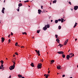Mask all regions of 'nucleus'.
<instances>
[{"instance_id": "obj_58", "label": "nucleus", "mask_w": 78, "mask_h": 78, "mask_svg": "<svg viewBox=\"0 0 78 78\" xmlns=\"http://www.w3.org/2000/svg\"><path fill=\"white\" fill-rule=\"evenodd\" d=\"M5 0L4 1V3H5Z\"/></svg>"}, {"instance_id": "obj_19", "label": "nucleus", "mask_w": 78, "mask_h": 78, "mask_svg": "<svg viewBox=\"0 0 78 78\" xmlns=\"http://www.w3.org/2000/svg\"><path fill=\"white\" fill-rule=\"evenodd\" d=\"M44 76H45L46 78H48V76H49L48 75H47L46 74H45L44 75Z\"/></svg>"}, {"instance_id": "obj_32", "label": "nucleus", "mask_w": 78, "mask_h": 78, "mask_svg": "<svg viewBox=\"0 0 78 78\" xmlns=\"http://www.w3.org/2000/svg\"><path fill=\"white\" fill-rule=\"evenodd\" d=\"M51 62H52V63H53V62H55V60H51Z\"/></svg>"}, {"instance_id": "obj_64", "label": "nucleus", "mask_w": 78, "mask_h": 78, "mask_svg": "<svg viewBox=\"0 0 78 78\" xmlns=\"http://www.w3.org/2000/svg\"><path fill=\"white\" fill-rule=\"evenodd\" d=\"M69 51H70V50H69V51H68V52H69Z\"/></svg>"}, {"instance_id": "obj_21", "label": "nucleus", "mask_w": 78, "mask_h": 78, "mask_svg": "<svg viewBox=\"0 0 78 78\" xmlns=\"http://www.w3.org/2000/svg\"><path fill=\"white\" fill-rule=\"evenodd\" d=\"M55 23H58V20H55Z\"/></svg>"}, {"instance_id": "obj_15", "label": "nucleus", "mask_w": 78, "mask_h": 78, "mask_svg": "<svg viewBox=\"0 0 78 78\" xmlns=\"http://www.w3.org/2000/svg\"><path fill=\"white\" fill-rule=\"evenodd\" d=\"M18 6H19V7L22 6V4L21 3H19V4L18 5Z\"/></svg>"}, {"instance_id": "obj_12", "label": "nucleus", "mask_w": 78, "mask_h": 78, "mask_svg": "<svg viewBox=\"0 0 78 78\" xmlns=\"http://www.w3.org/2000/svg\"><path fill=\"white\" fill-rule=\"evenodd\" d=\"M58 46H60V48H61L62 47H63V45L61 44L60 43H59V44Z\"/></svg>"}, {"instance_id": "obj_44", "label": "nucleus", "mask_w": 78, "mask_h": 78, "mask_svg": "<svg viewBox=\"0 0 78 78\" xmlns=\"http://www.w3.org/2000/svg\"><path fill=\"white\" fill-rule=\"evenodd\" d=\"M9 42H10V41H11V40H10V39H9Z\"/></svg>"}, {"instance_id": "obj_18", "label": "nucleus", "mask_w": 78, "mask_h": 78, "mask_svg": "<svg viewBox=\"0 0 78 78\" xmlns=\"http://www.w3.org/2000/svg\"><path fill=\"white\" fill-rule=\"evenodd\" d=\"M18 76L19 78H22V76L21 75H20V74H19L18 75Z\"/></svg>"}, {"instance_id": "obj_56", "label": "nucleus", "mask_w": 78, "mask_h": 78, "mask_svg": "<svg viewBox=\"0 0 78 78\" xmlns=\"http://www.w3.org/2000/svg\"><path fill=\"white\" fill-rule=\"evenodd\" d=\"M71 9L72 11H73V9Z\"/></svg>"}, {"instance_id": "obj_45", "label": "nucleus", "mask_w": 78, "mask_h": 78, "mask_svg": "<svg viewBox=\"0 0 78 78\" xmlns=\"http://www.w3.org/2000/svg\"><path fill=\"white\" fill-rule=\"evenodd\" d=\"M65 77V75H62V77Z\"/></svg>"}, {"instance_id": "obj_8", "label": "nucleus", "mask_w": 78, "mask_h": 78, "mask_svg": "<svg viewBox=\"0 0 78 78\" xmlns=\"http://www.w3.org/2000/svg\"><path fill=\"white\" fill-rule=\"evenodd\" d=\"M78 6H76L74 7V10H77L78 9Z\"/></svg>"}, {"instance_id": "obj_20", "label": "nucleus", "mask_w": 78, "mask_h": 78, "mask_svg": "<svg viewBox=\"0 0 78 78\" xmlns=\"http://www.w3.org/2000/svg\"><path fill=\"white\" fill-rule=\"evenodd\" d=\"M61 23H63V22H64V19L61 18Z\"/></svg>"}, {"instance_id": "obj_42", "label": "nucleus", "mask_w": 78, "mask_h": 78, "mask_svg": "<svg viewBox=\"0 0 78 78\" xmlns=\"http://www.w3.org/2000/svg\"><path fill=\"white\" fill-rule=\"evenodd\" d=\"M5 8H3L2 10H5Z\"/></svg>"}, {"instance_id": "obj_9", "label": "nucleus", "mask_w": 78, "mask_h": 78, "mask_svg": "<svg viewBox=\"0 0 78 78\" xmlns=\"http://www.w3.org/2000/svg\"><path fill=\"white\" fill-rule=\"evenodd\" d=\"M70 56L69 55H67L66 56V58L68 60H69V58H70Z\"/></svg>"}, {"instance_id": "obj_55", "label": "nucleus", "mask_w": 78, "mask_h": 78, "mask_svg": "<svg viewBox=\"0 0 78 78\" xmlns=\"http://www.w3.org/2000/svg\"><path fill=\"white\" fill-rule=\"evenodd\" d=\"M13 57H15V55H13Z\"/></svg>"}, {"instance_id": "obj_22", "label": "nucleus", "mask_w": 78, "mask_h": 78, "mask_svg": "<svg viewBox=\"0 0 78 78\" xmlns=\"http://www.w3.org/2000/svg\"><path fill=\"white\" fill-rule=\"evenodd\" d=\"M65 56H65V55H64V54H62V58H65Z\"/></svg>"}, {"instance_id": "obj_29", "label": "nucleus", "mask_w": 78, "mask_h": 78, "mask_svg": "<svg viewBox=\"0 0 78 78\" xmlns=\"http://www.w3.org/2000/svg\"><path fill=\"white\" fill-rule=\"evenodd\" d=\"M24 3H27V2H29V0L25 1H24Z\"/></svg>"}, {"instance_id": "obj_5", "label": "nucleus", "mask_w": 78, "mask_h": 78, "mask_svg": "<svg viewBox=\"0 0 78 78\" xmlns=\"http://www.w3.org/2000/svg\"><path fill=\"white\" fill-rule=\"evenodd\" d=\"M35 51H36L37 53V55H38V56H40V52L39 50H38V51H37V50H36Z\"/></svg>"}, {"instance_id": "obj_28", "label": "nucleus", "mask_w": 78, "mask_h": 78, "mask_svg": "<svg viewBox=\"0 0 78 78\" xmlns=\"http://www.w3.org/2000/svg\"><path fill=\"white\" fill-rule=\"evenodd\" d=\"M55 36L56 38H58V35L55 34Z\"/></svg>"}, {"instance_id": "obj_2", "label": "nucleus", "mask_w": 78, "mask_h": 78, "mask_svg": "<svg viewBox=\"0 0 78 78\" xmlns=\"http://www.w3.org/2000/svg\"><path fill=\"white\" fill-rule=\"evenodd\" d=\"M15 68V65L9 67V69L10 70H12Z\"/></svg>"}, {"instance_id": "obj_40", "label": "nucleus", "mask_w": 78, "mask_h": 78, "mask_svg": "<svg viewBox=\"0 0 78 78\" xmlns=\"http://www.w3.org/2000/svg\"><path fill=\"white\" fill-rule=\"evenodd\" d=\"M69 4H70L71 5H72V4H71V2H69Z\"/></svg>"}, {"instance_id": "obj_38", "label": "nucleus", "mask_w": 78, "mask_h": 78, "mask_svg": "<svg viewBox=\"0 0 78 78\" xmlns=\"http://www.w3.org/2000/svg\"><path fill=\"white\" fill-rule=\"evenodd\" d=\"M15 54L16 55H18V53H17V52H16L15 53Z\"/></svg>"}, {"instance_id": "obj_13", "label": "nucleus", "mask_w": 78, "mask_h": 78, "mask_svg": "<svg viewBox=\"0 0 78 78\" xmlns=\"http://www.w3.org/2000/svg\"><path fill=\"white\" fill-rule=\"evenodd\" d=\"M69 56H74V54L73 53H71L69 54Z\"/></svg>"}, {"instance_id": "obj_62", "label": "nucleus", "mask_w": 78, "mask_h": 78, "mask_svg": "<svg viewBox=\"0 0 78 78\" xmlns=\"http://www.w3.org/2000/svg\"><path fill=\"white\" fill-rule=\"evenodd\" d=\"M21 48H23V46H21Z\"/></svg>"}, {"instance_id": "obj_16", "label": "nucleus", "mask_w": 78, "mask_h": 78, "mask_svg": "<svg viewBox=\"0 0 78 78\" xmlns=\"http://www.w3.org/2000/svg\"><path fill=\"white\" fill-rule=\"evenodd\" d=\"M59 40L57 38L56 39V41H57V42H58V44H59Z\"/></svg>"}, {"instance_id": "obj_52", "label": "nucleus", "mask_w": 78, "mask_h": 78, "mask_svg": "<svg viewBox=\"0 0 78 78\" xmlns=\"http://www.w3.org/2000/svg\"><path fill=\"white\" fill-rule=\"evenodd\" d=\"M43 6H41V9H42L43 8Z\"/></svg>"}, {"instance_id": "obj_11", "label": "nucleus", "mask_w": 78, "mask_h": 78, "mask_svg": "<svg viewBox=\"0 0 78 78\" xmlns=\"http://www.w3.org/2000/svg\"><path fill=\"white\" fill-rule=\"evenodd\" d=\"M38 13L39 14H41V12H42V11H41V10H40V9H38Z\"/></svg>"}, {"instance_id": "obj_25", "label": "nucleus", "mask_w": 78, "mask_h": 78, "mask_svg": "<svg viewBox=\"0 0 78 78\" xmlns=\"http://www.w3.org/2000/svg\"><path fill=\"white\" fill-rule=\"evenodd\" d=\"M58 28L59 30H61V26H59L58 27Z\"/></svg>"}, {"instance_id": "obj_17", "label": "nucleus", "mask_w": 78, "mask_h": 78, "mask_svg": "<svg viewBox=\"0 0 78 78\" xmlns=\"http://www.w3.org/2000/svg\"><path fill=\"white\" fill-rule=\"evenodd\" d=\"M77 24H78V23H75V24H74L73 28H75V27H76V25H77Z\"/></svg>"}, {"instance_id": "obj_30", "label": "nucleus", "mask_w": 78, "mask_h": 78, "mask_svg": "<svg viewBox=\"0 0 78 78\" xmlns=\"http://www.w3.org/2000/svg\"><path fill=\"white\" fill-rule=\"evenodd\" d=\"M5 11V10H2V13H3L4 14H5V12H4Z\"/></svg>"}, {"instance_id": "obj_35", "label": "nucleus", "mask_w": 78, "mask_h": 78, "mask_svg": "<svg viewBox=\"0 0 78 78\" xmlns=\"http://www.w3.org/2000/svg\"><path fill=\"white\" fill-rule=\"evenodd\" d=\"M18 8V9L17 10V11L19 12V9L20 8V7H19Z\"/></svg>"}, {"instance_id": "obj_41", "label": "nucleus", "mask_w": 78, "mask_h": 78, "mask_svg": "<svg viewBox=\"0 0 78 78\" xmlns=\"http://www.w3.org/2000/svg\"><path fill=\"white\" fill-rule=\"evenodd\" d=\"M72 56H73V55H71L70 56V58H71L72 57Z\"/></svg>"}, {"instance_id": "obj_10", "label": "nucleus", "mask_w": 78, "mask_h": 78, "mask_svg": "<svg viewBox=\"0 0 78 78\" xmlns=\"http://www.w3.org/2000/svg\"><path fill=\"white\" fill-rule=\"evenodd\" d=\"M5 41V38L3 37H2V43H3V42H4Z\"/></svg>"}, {"instance_id": "obj_14", "label": "nucleus", "mask_w": 78, "mask_h": 78, "mask_svg": "<svg viewBox=\"0 0 78 78\" xmlns=\"http://www.w3.org/2000/svg\"><path fill=\"white\" fill-rule=\"evenodd\" d=\"M31 66L32 67H34V63H31V64H30Z\"/></svg>"}, {"instance_id": "obj_46", "label": "nucleus", "mask_w": 78, "mask_h": 78, "mask_svg": "<svg viewBox=\"0 0 78 78\" xmlns=\"http://www.w3.org/2000/svg\"><path fill=\"white\" fill-rule=\"evenodd\" d=\"M10 36H11V35L9 34L8 35V37H10Z\"/></svg>"}, {"instance_id": "obj_33", "label": "nucleus", "mask_w": 78, "mask_h": 78, "mask_svg": "<svg viewBox=\"0 0 78 78\" xmlns=\"http://www.w3.org/2000/svg\"><path fill=\"white\" fill-rule=\"evenodd\" d=\"M67 43H66V42H65L64 43V45H66V44H67Z\"/></svg>"}, {"instance_id": "obj_6", "label": "nucleus", "mask_w": 78, "mask_h": 78, "mask_svg": "<svg viewBox=\"0 0 78 78\" xmlns=\"http://www.w3.org/2000/svg\"><path fill=\"white\" fill-rule=\"evenodd\" d=\"M57 53H58V54H61L62 55L64 54V52L62 51H58L57 52Z\"/></svg>"}, {"instance_id": "obj_57", "label": "nucleus", "mask_w": 78, "mask_h": 78, "mask_svg": "<svg viewBox=\"0 0 78 78\" xmlns=\"http://www.w3.org/2000/svg\"><path fill=\"white\" fill-rule=\"evenodd\" d=\"M22 78H25V77H22Z\"/></svg>"}, {"instance_id": "obj_61", "label": "nucleus", "mask_w": 78, "mask_h": 78, "mask_svg": "<svg viewBox=\"0 0 78 78\" xmlns=\"http://www.w3.org/2000/svg\"><path fill=\"white\" fill-rule=\"evenodd\" d=\"M59 73H57V75H59Z\"/></svg>"}, {"instance_id": "obj_24", "label": "nucleus", "mask_w": 78, "mask_h": 78, "mask_svg": "<svg viewBox=\"0 0 78 78\" xmlns=\"http://www.w3.org/2000/svg\"><path fill=\"white\" fill-rule=\"evenodd\" d=\"M0 62L2 64H3V60H1L0 61Z\"/></svg>"}, {"instance_id": "obj_51", "label": "nucleus", "mask_w": 78, "mask_h": 78, "mask_svg": "<svg viewBox=\"0 0 78 78\" xmlns=\"http://www.w3.org/2000/svg\"><path fill=\"white\" fill-rule=\"evenodd\" d=\"M32 38L33 39H34V37H32Z\"/></svg>"}, {"instance_id": "obj_3", "label": "nucleus", "mask_w": 78, "mask_h": 78, "mask_svg": "<svg viewBox=\"0 0 78 78\" xmlns=\"http://www.w3.org/2000/svg\"><path fill=\"white\" fill-rule=\"evenodd\" d=\"M41 67H42V64L40 63L38 64L37 67L38 69H41Z\"/></svg>"}, {"instance_id": "obj_63", "label": "nucleus", "mask_w": 78, "mask_h": 78, "mask_svg": "<svg viewBox=\"0 0 78 78\" xmlns=\"http://www.w3.org/2000/svg\"><path fill=\"white\" fill-rule=\"evenodd\" d=\"M69 78H73L72 77H70Z\"/></svg>"}, {"instance_id": "obj_1", "label": "nucleus", "mask_w": 78, "mask_h": 78, "mask_svg": "<svg viewBox=\"0 0 78 78\" xmlns=\"http://www.w3.org/2000/svg\"><path fill=\"white\" fill-rule=\"evenodd\" d=\"M50 25L49 24H47V25H45V27H44L43 28L44 30V31H45V30H47V28H50Z\"/></svg>"}, {"instance_id": "obj_26", "label": "nucleus", "mask_w": 78, "mask_h": 78, "mask_svg": "<svg viewBox=\"0 0 78 78\" xmlns=\"http://www.w3.org/2000/svg\"><path fill=\"white\" fill-rule=\"evenodd\" d=\"M56 2H57V1L55 0L53 1V3H56Z\"/></svg>"}, {"instance_id": "obj_53", "label": "nucleus", "mask_w": 78, "mask_h": 78, "mask_svg": "<svg viewBox=\"0 0 78 78\" xmlns=\"http://www.w3.org/2000/svg\"><path fill=\"white\" fill-rule=\"evenodd\" d=\"M48 73H50V71H48Z\"/></svg>"}, {"instance_id": "obj_59", "label": "nucleus", "mask_w": 78, "mask_h": 78, "mask_svg": "<svg viewBox=\"0 0 78 78\" xmlns=\"http://www.w3.org/2000/svg\"><path fill=\"white\" fill-rule=\"evenodd\" d=\"M17 46H18V47H20V46H19V45H17Z\"/></svg>"}, {"instance_id": "obj_50", "label": "nucleus", "mask_w": 78, "mask_h": 78, "mask_svg": "<svg viewBox=\"0 0 78 78\" xmlns=\"http://www.w3.org/2000/svg\"><path fill=\"white\" fill-rule=\"evenodd\" d=\"M75 41H77V38H76L75 40Z\"/></svg>"}, {"instance_id": "obj_4", "label": "nucleus", "mask_w": 78, "mask_h": 78, "mask_svg": "<svg viewBox=\"0 0 78 78\" xmlns=\"http://www.w3.org/2000/svg\"><path fill=\"white\" fill-rule=\"evenodd\" d=\"M16 58H14V60L12 61V62H13V66H15V65L16 64V62H15L14 61H16Z\"/></svg>"}, {"instance_id": "obj_43", "label": "nucleus", "mask_w": 78, "mask_h": 78, "mask_svg": "<svg viewBox=\"0 0 78 78\" xmlns=\"http://www.w3.org/2000/svg\"><path fill=\"white\" fill-rule=\"evenodd\" d=\"M0 69H2V67L0 66Z\"/></svg>"}, {"instance_id": "obj_31", "label": "nucleus", "mask_w": 78, "mask_h": 78, "mask_svg": "<svg viewBox=\"0 0 78 78\" xmlns=\"http://www.w3.org/2000/svg\"><path fill=\"white\" fill-rule=\"evenodd\" d=\"M40 32V30H37V33H39Z\"/></svg>"}, {"instance_id": "obj_39", "label": "nucleus", "mask_w": 78, "mask_h": 78, "mask_svg": "<svg viewBox=\"0 0 78 78\" xmlns=\"http://www.w3.org/2000/svg\"><path fill=\"white\" fill-rule=\"evenodd\" d=\"M11 34L12 35V36L13 35V33H12V32H11Z\"/></svg>"}, {"instance_id": "obj_48", "label": "nucleus", "mask_w": 78, "mask_h": 78, "mask_svg": "<svg viewBox=\"0 0 78 78\" xmlns=\"http://www.w3.org/2000/svg\"><path fill=\"white\" fill-rule=\"evenodd\" d=\"M4 67H2V69H3L2 70H4V69H4Z\"/></svg>"}, {"instance_id": "obj_60", "label": "nucleus", "mask_w": 78, "mask_h": 78, "mask_svg": "<svg viewBox=\"0 0 78 78\" xmlns=\"http://www.w3.org/2000/svg\"><path fill=\"white\" fill-rule=\"evenodd\" d=\"M50 4L51 5V2H50Z\"/></svg>"}, {"instance_id": "obj_54", "label": "nucleus", "mask_w": 78, "mask_h": 78, "mask_svg": "<svg viewBox=\"0 0 78 78\" xmlns=\"http://www.w3.org/2000/svg\"><path fill=\"white\" fill-rule=\"evenodd\" d=\"M51 22H53V20H51Z\"/></svg>"}, {"instance_id": "obj_49", "label": "nucleus", "mask_w": 78, "mask_h": 78, "mask_svg": "<svg viewBox=\"0 0 78 78\" xmlns=\"http://www.w3.org/2000/svg\"><path fill=\"white\" fill-rule=\"evenodd\" d=\"M51 16H49V19H51Z\"/></svg>"}, {"instance_id": "obj_47", "label": "nucleus", "mask_w": 78, "mask_h": 78, "mask_svg": "<svg viewBox=\"0 0 78 78\" xmlns=\"http://www.w3.org/2000/svg\"><path fill=\"white\" fill-rule=\"evenodd\" d=\"M41 61L42 62H43V61H44V59H42V60H41Z\"/></svg>"}, {"instance_id": "obj_34", "label": "nucleus", "mask_w": 78, "mask_h": 78, "mask_svg": "<svg viewBox=\"0 0 78 78\" xmlns=\"http://www.w3.org/2000/svg\"><path fill=\"white\" fill-rule=\"evenodd\" d=\"M1 67H2V68L3 67V64H1Z\"/></svg>"}, {"instance_id": "obj_37", "label": "nucleus", "mask_w": 78, "mask_h": 78, "mask_svg": "<svg viewBox=\"0 0 78 78\" xmlns=\"http://www.w3.org/2000/svg\"><path fill=\"white\" fill-rule=\"evenodd\" d=\"M58 20L59 21V22H60V21H61V19H59Z\"/></svg>"}, {"instance_id": "obj_36", "label": "nucleus", "mask_w": 78, "mask_h": 78, "mask_svg": "<svg viewBox=\"0 0 78 78\" xmlns=\"http://www.w3.org/2000/svg\"><path fill=\"white\" fill-rule=\"evenodd\" d=\"M18 44L17 42H16V44H15V45L16 46H17V44Z\"/></svg>"}, {"instance_id": "obj_23", "label": "nucleus", "mask_w": 78, "mask_h": 78, "mask_svg": "<svg viewBox=\"0 0 78 78\" xmlns=\"http://www.w3.org/2000/svg\"><path fill=\"white\" fill-rule=\"evenodd\" d=\"M22 34H26V35H27V34L26 32H23L22 33Z\"/></svg>"}, {"instance_id": "obj_27", "label": "nucleus", "mask_w": 78, "mask_h": 78, "mask_svg": "<svg viewBox=\"0 0 78 78\" xmlns=\"http://www.w3.org/2000/svg\"><path fill=\"white\" fill-rule=\"evenodd\" d=\"M69 41V39H67L65 42H66V43H67L68 41Z\"/></svg>"}, {"instance_id": "obj_7", "label": "nucleus", "mask_w": 78, "mask_h": 78, "mask_svg": "<svg viewBox=\"0 0 78 78\" xmlns=\"http://www.w3.org/2000/svg\"><path fill=\"white\" fill-rule=\"evenodd\" d=\"M61 66L59 65H58L57 66V68L58 69V70L61 69Z\"/></svg>"}]
</instances>
